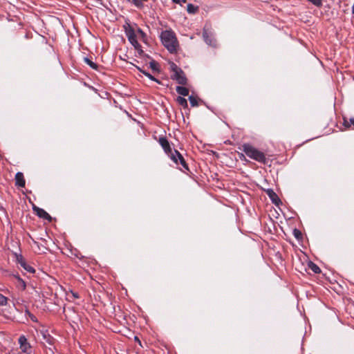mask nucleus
Returning a JSON list of instances; mask_svg holds the SVG:
<instances>
[{"label": "nucleus", "mask_w": 354, "mask_h": 354, "mask_svg": "<svg viewBox=\"0 0 354 354\" xmlns=\"http://www.w3.org/2000/svg\"><path fill=\"white\" fill-rule=\"evenodd\" d=\"M19 343L20 344V348L24 353L28 354L30 353V345L28 342L27 339L24 335L19 338Z\"/></svg>", "instance_id": "423d86ee"}, {"label": "nucleus", "mask_w": 354, "mask_h": 354, "mask_svg": "<svg viewBox=\"0 0 354 354\" xmlns=\"http://www.w3.org/2000/svg\"><path fill=\"white\" fill-rule=\"evenodd\" d=\"M172 1L176 3H180V0H172Z\"/></svg>", "instance_id": "bb28decb"}, {"label": "nucleus", "mask_w": 354, "mask_h": 354, "mask_svg": "<svg viewBox=\"0 0 354 354\" xmlns=\"http://www.w3.org/2000/svg\"><path fill=\"white\" fill-rule=\"evenodd\" d=\"M15 185L20 187H24L26 185V180L23 173L17 172L15 174Z\"/></svg>", "instance_id": "1a4fd4ad"}, {"label": "nucleus", "mask_w": 354, "mask_h": 354, "mask_svg": "<svg viewBox=\"0 0 354 354\" xmlns=\"http://www.w3.org/2000/svg\"><path fill=\"white\" fill-rule=\"evenodd\" d=\"M189 102H190V104L192 105V106H197L198 105V99L197 97L193 96V95H190L189 96Z\"/></svg>", "instance_id": "a211bd4d"}, {"label": "nucleus", "mask_w": 354, "mask_h": 354, "mask_svg": "<svg viewBox=\"0 0 354 354\" xmlns=\"http://www.w3.org/2000/svg\"><path fill=\"white\" fill-rule=\"evenodd\" d=\"M143 73H144L147 77H148L150 80H153V81H155V82H158V83H160V82H159L157 79H156L153 76H152V75H150L149 73H146V72H143Z\"/></svg>", "instance_id": "412c9836"}, {"label": "nucleus", "mask_w": 354, "mask_h": 354, "mask_svg": "<svg viewBox=\"0 0 354 354\" xmlns=\"http://www.w3.org/2000/svg\"><path fill=\"white\" fill-rule=\"evenodd\" d=\"M71 295H72L73 297H74L75 299L79 298V295L77 292H71Z\"/></svg>", "instance_id": "b1692460"}, {"label": "nucleus", "mask_w": 354, "mask_h": 354, "mask_svg": "<svg viewBox=\"0 0 354 354\" xmlns=\"http://www.w3.org/2000/svg\"><path fill=\"white\" fill-rule=\"evenodd\" d=\"M176 91L179 95L182 96L189 95V89L184 86L183 85L178 86L176 88Z\"/></svg>", "instance_id": "f8f14e48"}, {"label": "nucleus", "mask_w": 354, "mask_h": 354, "mask_svg": "<svg viewBox=\"0 0 354 354\" xmlns=\"http://www.w3.org/2000/svg\"><path fill=\"white\" fill-rule=\"evenodd\" d=\"M84 60L91 68H92L93 69H95V70H97L98 66L97 65V64L93 62L92 60H91L90 59H88L87 57H84Z\"/></svg>", "instance_id": "dca6fc26"}, {"label": "nucleus", "mask_w": 354, "mask_h": 354, "mask_svg": "<svg viewBox=\"0 0 354 354\" xmlns=\"http://www.w3.org/2000/svg\"><path fill=\"white\" fill-rule=\"evenodd\" d=\"M176 102L182 106L183 108H187L188 104L187 101L185 98L183 97L179 96L176 98Z\"/></svg>", "instance_id": "4468645a"}, {"label": "nucleus", "mask_w": 354, "mask_h": 354, "mask_svg": "<svg viewBox=\"0 0 354 354\" xmlns=\"http://www.w3.org/2000/svg\"><path fill=\"white\" fill-rule=\"evenodd\" d=\"M150 66L153 69V70H157L158 69V64L156 62H150Z\"/></svg>", "instance_id": "5701e85b"}, {"label": "nucleus", "mask_w": 354, "mask_h": 354, "mask_svg": "<svg viewBox=\"0 0 354 354\" xmlns=\"http://www.w3.org/2000/svg\"><path fill=\"white\" fill-rule=\"evenodd\" d=\"M33 209L39 217L48 220V221H51V216L44 209L37 207H35Z\"/></svg>", "instance_id": "6e6552de"}, {"label": "nucleus", "mask_w": 354, "mask_h": 354, "mask_svg": "<svg viewBox=\"0 0 354 354\" xmlns=\"http://www.w3.org/2000/svg\"><path fill=\"white\" fill-rule=\"evenodd\" d=\"M160 37L162 44L171 53L177 52L178 43L174 32L165 30L161 33Z\"/></svg>", "instance_id": "f257e3e1"}, {"label": "nucleus", "mask_w": 354, "mask_h": 354, "mask_svg": "<svg viewBox=\"0 0 354 354\" xmlns=\"http://www.w3.org/2000/svg\"><path fill=\"white\" fill-rule=\"evenodd\" d=\"M294 234H295V236L297 238H298V234H301V233L297 230H295Z\"/></svg>", "instance_id": "393cba45"}, {"label": "nucleus", "mask_w": 354, "mask_h": 354, "mask_svg": "<svg viewBox=\"0 0 354 354\" xmlns=\"http://www.w3.org/2000/svg\"><path fill=\"white\" fill-rule=\"evenodd\" d=\"M17 279H18V281H19V284L21 286L22 289L25 290L26 286L25 281L22 279H21L20 277H18Z\"/></svg>", "instance_id": "4be33fe9"}, {"label": "nucleus", "mask_w": 354, "mask_h": 354, "mask_svg": "<svg viewBox=\"0 0 354 354\" xmlns=\"http://www.w3.org/2000/svg\"><path fill=\"white\" fill-rule=\"evenodd\" d=\"M123 28L124 29L126 35L128 37L129 42L134 46V48L137 50L142 51L141 46L138 42L137 40L135 28H133L130 24H125L123 26Z\"/></svg>", "instance_id": "20e7f679"}, {"label": "nucleus", "mask_w": 354, "mask_h": 354, "mask_svg": "<svg viewBox=\"0 0 354 354\" xmlns=\"http://www.w3.org/2000/svg\"><path fill=\"white\" fill-rule=\"evenodd\" d=\"M168 156L176 164H178L179 162V163L183 166V167L185 170H189L188 165L186 163L184 158L177 150H171V152L169 153V155Z\"/></svg>", "instance_id": "39448f33"}, {"label": "nucleus", "mask_w": 354, "mask_h": 354, "mask_svg": "<svg viewBox=\"0 0 354 354\" xmlns=\"http://www.w3.org/2000/svg\"><path fill=\"white\" fill-rule=\"evenodd\" d=\"M134 3L136 5H138V3H140L139 0H134Z\"/></svg>", "instance_id": "cd10ccee"}, {"label": "nucleus", "mask_w": 354, "mask_h": 354, "mask_svg": "<svg viewBox=\"0 0 354 354\" xmlns=\"http://www.w3.org/2000/svg\"><path fill=\"white\" fill-rule=\"evenodd\" d=\"M266 192L273 203L277 205L279 204V203L280 202V199L279 198L277 194L272 189H268Z\"/></svg>", "instance_id": "9b49d317"}, {"label": "nucleus", "mask_w": 354, "mask_h": 354, "mask_svg": "<svg viewBox=\"0 0 354 354\" xmlns=\"http://www.w3.org/2000/svg\"><path fill=\"white\" fill-rule=\"evenodd\" d=\"M136 341H138V342H140V340L138 339V338L137 337H136Z\"/></svg>", "instance_id": "7c9ffc66"}, {"label": "nucleus", "mask_w": 354, "mask_h": 354, "mask_svg": "<svg viewBox=\"0 0 354 354\" xmlns=\"http://www.w3.org/2000/svg\"><path fill=\"white\" fill-rule=\"evenodd\" d=\"M8 303V298L0 294V306H6Z\"/></svg>", "instance_id": "6ab92c4d"}, {"label": "nucleus", "mask_w": 354, "mask_h": 354, "mask_svg": "<svg viewBox=\"0 0 354 354\" xmlns=\"http://www.w3.org/2000/svg\"><path fill=\"white\" fill-rule=\"evenodd\" d=\"M242 150L248 157L252 160L264 164L267 161L265 153L249 143H244L242 145Z\"/></svg>", "instance_id": "f03ea898"}, {"label": "nucleus", "mask_w": 354, "mask_h": 354, "mask_svg": "<svg viewBox=\"0 0 354 354\" xmlns=\"http://www.w3.org/2000/svg\"><path fill=\"white\" fill-rule=\"evenodd\" d=\"M170 69L172 72L171 78L175 80L178 84L185 86L187 84L188 80L184 71L178 67L176 64H170Z\"/></svg>", "instance_id": "7ed1b4c3"}, {"label": "nucleus", "mask_w": 354, "mask_h": 354, "mask_svg": "<svg viewBox=\"0 0 354 354\" xmlns=\"http://www.w3.org/2000/svg\"><path fill=\"white\" fill-rule=\"evenodd\" d=\"M182 1H183V2H184V3H185V2H186V0H182Z\"/></svg>", "instance_id": "2f4dec72"}, {"label": "nucleus", "mask_w": 354, "mask_h": 354, "mask_svg": "<svg viewBox=\"0 0 354 354\" xmlns=\"http://www.w3.org/2000/svg\"><path fill=\"white\" fill-rule=\"evenodd\" d=\"M316 6H321L322 5V0H308Z\"/></svg>", "instance_id": "aec40b11"}, {"label": "nucleus", "mask_w": 354, "mask_h": 354, "mask_svg": "<svg viewBox=\"0 0 354 354\" xmlns=\"http://www.w3.org/2000/svg\"><path fill=\"white\" fill-rule=\"evenodd\" d=\"M17 261L21 265L22 268H24L26 271H28L30 273H34L35 272V269L30 266V265H28L25 260L23 259L21 256L19 257H17Z\"/></svg>", "instance_id": "9d476101"}, {"label": "nucleus", "mask_w": 354, "mask_h": 354, "mask_svg": "<svg viewBox=\"0 0 354 354\" xmlns=\"http://www.w3.org/2000/svg\"><path fill=\"white\" fill-rule=\"evenodd\" d=\"M309 268L315 273L316 274H318V273H320L321 272V269L319 268V267L318 266H317L316 264H315L313 262H310L309 265Z\"/></svg>", "instance_id": "2eb2a0df"}, {"label": "nucleus", "mask_w": 354, "mask_h": 354, "mask_svg": "<svg viewBox=\"0 0 354 354\" xmlns=\"http://www.w3.org/2000/svg\"><path fill=\"white\" fill-rule=\"evenodd\" d=\"M204 37H205V41H206L207 43H208L207 37H205V35H204Z\"/></svg>", "instance_id": "c756f323"}, {"label": "nucleus", "mask_w": 354, "mask_h": 354, "mask_svg": "<svg viewBox=\"0 0 354 354\" xmlns=\"http://www.w3.org/2000/svg\"><path fill=\"white\" fill-rule=\"evenodd\" d=\"M350 123L354 126V118L350 119Z\"/></svg>", "instance_id": "a878e982"}, {"label": "nucleus", "mask_w": 354, "mask_h": 354, "mask_svg": "<svg viewBox=\"0 0 354 354\" xmlns=\"http://www.w3.org/2000/svg\"><path fill=\"white\" fill-rule=\"evenodd\" d=\"M198 10V6H195L191 4V3H189L187 6V10L190 14L195 13Z\"/></svg>", "instance_id": "f3484780"}, {"label": "nucleus", "mask_w": 354, "mask_h": 354, "mask_svg": "<svg viewBox=\"0 0 354 354\" xmlns=\"http://www.w3.org/2000/svg\"><path fill=\"white\" fill-rule=\"evenodd\" d=\"M344 124H345L346 126H348V122H347V121H346V120H344Z\"/></svg>", "instance_id": "c85d7f7f"}, {"label": "nucleus", "mask_w": 354, "mask_h": 354, "mask_svg": "<svg viewBox=\"0 0 354 354\" xmlns=\"http://www.w3.org/2000/svg\"><path fill=\"white\" fill-rule=\"evenodd\" d=\"M158 142L164 149L165 152L167 155H169V153L172 149L167 139L165 137H160L159 138Z\"/></svg>", "instance_id": "0eeeda50"}, {"label": "nucleus", "mask_w": 354, "mask_h": 354, "mask_svg": "<svg viewBox=\"0 0 354 354\" xmlns=\"http://www.w3.org/2000/svg\"><path fill=\"white\" fill-rule=\"evenodd\" d=\"M136 37L142 39L143 41H146V34L140 29H135Z\"/></svg>", "instance_id": "ddd939ff"}]
</instances>
